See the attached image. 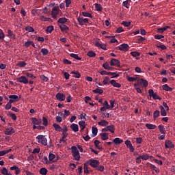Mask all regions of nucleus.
<instances>
[{"instance_id": "nucleus-1", "label": "nucleus", "mask_w": 175, "mask_h": 175, "mask_svg": "<svg viewBox=\"0 0 175 175\" xmlns=\"http://www.w3.org/2000/svg\"><path fill=\"white\" fill-rule=\"evenodd\" d=\"M72 154L73 156V158L75 161H80V153L79 152V149H77V147L76 146H72Z\"/></svg>"}, {"instance_id": "nucleus-2", "label": "nucleus", "mask_w": 175, "mask_h": 175, "mask_svg": "<svg viewBox=\"0 0 175 175\" xmlns=\"http://www.w3.org/2000/svg\"><path fill=\"white\" fill-rule=\"evenodd\" d=\"M38 143L42 144V146H47V138L44 135H39L36 137Z\"/></svg>"}, {"instance_id": "nucleus-3", "label": "nucleus", "mask_w": 175, "mask_h": 175, "mask_svg": "<svg viewBox=\"0 0 175 175\" xmlns=\"http://www.w3.org/2000/svg\"><path fill=\"white\" fill-rule=\"evenodd\" d=\"M88 163L94 169H96L99 165H100V163L98 160H95L94 159H91L88 161Z\"/></svg>"}, {"instance_id": "nucleus-4", "label": "nucleus", "mask_w": 175, "mask_h": 175, "mask_svg": "<svg viewBox=\"0 0 175 175\" xmlns=\"http://www.w3.org/2000/svg\"><path fill=\"white\" fill-rule=\"evenodd\" d=\"M18 83H23V84H28L29 81L25 76H21L18 78H16Z\"/></svg>"}, {"instance_id": "nucleus-5", "label": "nucleus", "mask_w": 175, "mask_h": 175, "mask_svg": "<svg viewBox=\"0 0 175 175\" xmlns=\"http://www.w3.org/2000/svg\"><path fill=\"white\" fill-rule=\"evenodd\" d=\"M79 25H84V24H88V18H77Z\"/></svg>"}, {"instance_id": "nucleus-6", "label": "nucleus", "mask_w": 175, "mask_h": 175, "mask_svg": "<svg viewBox=\"0 0 175 175\" xmlns=\"http://www.w3.org/2000/svg\"><path fill=\"white\" fill-rule=\"evenodd\" d=\"M56 99H57V100H59L60 102H64V100H65V94H62V93H57L56 95Z\"/></svg>"}, {"instance_id": "nucleus-7", "label": "nucleus", "mask_w": 175, "mask_h": 175, "mask_svg": "<svg viewBox=\"0 0 175 175\" xmlns=\"http://www.w3.org/2000/svg\"><path fill=\"white\" fill-rule=\"evenodd\" d=\"M129 49V45L128 44H122L120 46L118 47V49L120 50V51H128Z\"/></svg>"}, {"instance_id": "nucleus-8", "label": "nucleus", "mask_w": 175, "mask_h": 175, "mask_svg": "<svg viewBox=\"0 0 175 175\" xmlns=\"http://www.w3.org/2000/svg\"><path fill=\"white\" fill-rule=\"evenodd\" d=\"M165 148H174V145L173 144V142H172V141L165 140Z\"/></svg>"}, {"instance_id": "nucleus-9", "label": "nucleus", "mask_w": 175, "mask_h": 175, "mask_svg": "<svg viewBox=\"0 0 175 175\" xmlns=\"http://www.w3.org/2000/svg\"><path fill=\"white\" fill-rule=\"evenodd\" d=\"M109 64L111 66H120V62L117 59H112Z\"/></svg>"}, {"instance_id": "nucleus-10", "label": "nucleus", "mask_w": 175, "mask_h": 175, "mask_svg": "<svg viewBox=\"0 0 175 175\" xmlns=\"http://www.w3.org/2000/svg\"><path fill=\"white\" fill-rule=\"evenodd\" d=\"M9 98V102H11L12 103H14V102L18 101V96L17 95H10Z\"/></svg>"}, {"instance_id": "nucleus-11", "label": "nucleus", "mask_w": 175, "mask_h": 175, "mask_svg": "<svg viewBox=\"0 0 175 175\" xmlns=\"http://www.w3.org/2000/svg\"><path fill=\"white\" fill-rule=\"evenodd\" d=\"M16 131H14V129H13V127H10L8 129H6L5 131V135H13V133H14Z\"/></svg>"}, {"instance_id": "nucleus-12", "label": "nucleus", "mask_w": 175, "mask_h": 175, "mask_svg": "<svg viewBox=\"0 0 175 175\" xmlns=\"http://www.w3.org/2000/svg\"><path fill=\"white\" fill-rule=\"evenodd\" d=\"M57 12H58V8H57L55 7L53 8V10H52L51 14L53 18H57V16L58 14Z\"/></svg>"}, {"instance_id": "nucleus-13", "label": "nucleus", "mask_w": 175, "mask_h": 175, "mask_svg": "<svg viewBox=\"0 0 175 175\" xmlns=\"http://www.w3.org/2000/svg\"><path fill=\"white\" fill-rule=\"evenodd\" d=\"M158 129L159 130L160 133H161V135H166V129H165V126H163V125L162 124L159 125Z\"/></svg>"}, {"instance_id": "nucleus-14", "label": "nucleus", "mask_w": 175, "mask_h": 175, "mask_svg": "<svg viewBox=\"0 0 175 175\" xmlns=\"http://www.w3.org/2000/svg\"><path fill=\"white\" fill-rule=\"evenodd\" d=\"M109 83L113 85V87H116V88H121V85L116 81V80L112 79L109 81Z\"/></svg>"}, {"instance_id": "nucleus-15", "label": "nucleus", "mask_w": 175, "mask_h": 175, "mask_svg": "<svg viewBox=\"0 0 175 175\" xmlns=\"http://www.w3.org/2000/svg\"><path fill=\"white\" fill-rule=\"evenodd\" d=\"M138 84H143V87L146 88L148 85V81L144 80V79H141L139 81H137Z\"/></svg>"}, {"instance_id": "nucleus-16", "label": "nucleus", "mask_w": 175, "mask_h": 175, "mask_svg": "<svg viewBox=\"0 0 175 175\" xmlns=\"http://www.w3.org/2000/svg\"><path fill=\"white\" fill-rule=\"evenodd\" d=\"M68 133H62V139L59 140V143H66L67 142V139H66V137H68Z\"/></svg>"}, {"instance_id": "nucleus-17", "label": "nucleus", "mask_w": 175, "mask_h": 175, "mask_svg": "<svg viewBox=\"0 0 175 175\" xmlns=\"http://www.w3.org/2000/svg\"><path fill=\"white\" fill-rule=\"evenodd\" d=\"M70 128V129H72V131H73V132H79V125H77V124H72Z\"/></svg>"}, {"instance_id": "nucleus-18", "label": "nucleus", "mask_w": 175, "mask_h": 175, "mask_svg": "<svg viewBox=\"0 0 175 175\" xmlns=\"http://www.w3.org/2000/svg\"><path fill=\"white\" fill-rule=\"evenodd\" d=\"M53 128H55V131H56V132H62V127H61V126H59V124H57L56 123H54L53 124Z\"/></svg>"}, {"instance_id": "nucleus-19", "label": "nucleus", "mask_w": 175, "mask_h": 175, "mask_svg": "<svg viewBox=\"0 0 175 175\" xmlns=\"http://www.w3.org/2000/svg\"><path fill=\"white\" fill-rule=\"evenodd\" d=\"M148 167H150V169H151V170H154L157 173H159V169L157 168L156 166L154 165H152L151 163H148Z\"/></svg>"}, {"instance_id": "nucleus-20", "label": "nucleus", "mask_w": 175, "mask_h": 175, "mask_svg": "<svg viewBox=\"0 0 175 175\" xmlns=\"http://www.w3.org/2000/svg\"><path fill=\"white\" fill-rule=\"evenodd\" d=\"M100 136H101V140H107L109 139V133H101Z\"/></svg>"}, {"instance_id": "nucleus-21", "label": "nucleus", "mask_w": 175, "mask_h": 175, "mask_svg": "<svg viewBox=\"0 0 175 175\" xmlns=\"http://www.w3.org/2000/svg\"><path fill=\"white\" fill-rule=\"evenodd\" d=\"M113 143H114L116 145L121 144V143H124V140L122 139L117 137V138L113 139Z\"/></svg>"}, {"instance_id": "nucleus-22", "label": "nucleus", "mask_w": 175, "mask_h": 175, "mask_svg": "<svg viewBox=\"0 0 175 175\" xmlns=\"http://www.w3.org/2000/svg\"><path fill=\"white\" fill-rule=\"evenodd\" d=\"M7 36H8V38H11V39H16V35L13 33V31H12L10 29L8 30Z\"/></svg>"}, {"instance_id": "nucleus-23", "label": "nucleus", "mask_w": 175, "mask_h": 175, "mask_svg": "<svg viewBox=\"0 0 175 175\" xmlns=\"http://www.w3.org/2000/svg\"><path fill=\"white\" fill-rule=\"evenodd\" d=\"M98 125L100 126H107L109 125V122L105 120H101L100 122H98Z\"/></svg>"}, {"instance_id": "nucleus-24", "label": "nucleus", "mask_w": 175, "mask_h": 175, "mask_svg": "<svg viewBox=\"0 0 175 175\" xmlns=\"http://www.w3.org/2000/svg\"><path fill=\"white\" fill-rule=\"evenodd\" d=\"M1 173L3 175H12V174L9 172V170H8L6 167H3V169L1 170Z\"/></svg>"}, {"instance_id": "nucleus-25", "label": "nucleus", "mask_w": 175, "mask_h": 175, "mask_svg": "<svg viewBox=\"0 0 175 175\" xmlns=\"http://www.w3.org/2000/svg\"><path fill=\"white\" fill-rule=\"evenodd\" d=\"M162 88L164 90V91H173V88H170V86H169L167 84L163 85Z\"/></svg>"}, {"instance_id": "nucleus-26", "label": "nucleus", "mask_w": 175, "mask_h": 175, "mask_svg": "<svg viewBox=\"0 0 175 175\" xmlns=\"http://www.w3.org/2000/svg\"><path fill=\"white\" fill-rule=\"evenodd\" d=\"M79 125L81 128V131H83V129H85V121H79Z\"/></svg>"}, {"instance_id": "nucleus-27", "label": "nucleus", "mask_w": 175, "mask_h": 175, "mask_svg": "<svg viewBox=\"0 0 175 175\" xmlns=\"http://www.w3.org/2000/svg\"><path fill=\"white\" fill-rule=\"evenodd\" d=\"M88 161H86V163H85L83 165L84 173L86 174L90 173V171L88 170Z\"/></svg>"}, {"instance_id": "nucleus-28", "label": "nucleus", "mask_w": 175, "mask_h": 175, "mask_svg": "<svg viewBox=\"0 0 175 175\" xmlns=\"http://www.w3.org/2000/svg\"><path fill=\"white\" fill-rule=\"evenodd\" d=\"M94 6L97 10V12H102V10H103V8L102 7V5L101 4H99V3H95L94 4Z\"/></svg>"}, {"instance_id": "nucleus-29", "label": "nucleus", "mask_w": 175, "mask_h": 175, "mask_svg": "<svg viewBox=\"0 0 175 175\" xmlns=\"http://www.w3.org/2000/svg\"><path fill=\"white\" fill-rule=\"evenodd\" d=\"M107 128L109 132H111V133H114V132L116 131L114 125H109V126L108 125V126H107Z\"/></svg>"}, {"instance_id": "nucleus-30", "label": "nucleus", "mask_w": 175, "mask_h": 175, "mask_svg": "<svg viewBox=\"0 0 175 175\" xmlns=\"http://www.w3.org/2000/svg\"><path fill=\"white\" fill-rule=\"evenodd\" d=\"M146 127L147 128V129H150V130H151V129H155V128H157V125L146 123Z\"/></svg>"}, {"instance_id": "nucleus-31", "label": "nucleus", "mask_w": 175, "mask_h": 175, "mask_svg": "<svg viewBox=\"0 0 175 175\" xmlns=\"http://www.w3.org/2000/svg\"><path fill=\"white\" fill-rule=\"evenodd\" d=\"M70 57L75 58V59H77V61H81V57H79V55L77 54L70 53Z\"/></svg>"}, {"instance_id": "nucleus-32", "label": "nucleus", "mask_w": 175, "mask_h": 175, "mask_svg": "<svg viewBox=\"0 0 175 175\" xmlns=\"http://www.w3.org/2000/svg\"><path fill=\"white\" fill-rule=\"evenodd\" d=\"M67 21L68 18L62 17L58 19L57 23L58 24H65Z\"/></svg>"}, {"instance_id": "nucleus-33", "label": "nucleus", "mask_w": 175, "mask_h": 175, "mask_svg": "<svg viewBox=\"0 0 175 175\" xmlns=\"http://www.w3.org/2000/svg\"><path fill=\"white\" fill-rule=\"evenodd\" d=\"M32 123L34 124V125H39L42 121L40 120H38L36 118H31Z\"/></svg>"}, {"instance_id": "nucleus-34", "label": "nucleus", "mask_w": 175, "mask_h": 175, "mask_svg": "<svg viewBox=\"0 0 175 175\" xmlns=\"http://www.w3.org/2000/svg\"><path fill=\"white\" fill-rule=\"evenodd\" d=\"M137 42L140 44V43H143V42H144V40H146V38L144 37H142L141 36H138L137 37Z\"/></svg>"}, {"instance_id": "nucleus-35", "label": "nucleus", "mask_w": 175, "mask_h": 175, "mask_svg": "<svg viewBox=\"0 0 175 175\" xmlns=\"http://www.w3.org/2000/svg\"><path fill=\"white\" fill-rule=\"evenodd\" d=\"M59 28H60L62 32H65V31H68V29H69V27L68 26H66V25H59Z\"/></svg>"}, {"instance_id": "nucleus-36", "label": "nucleus", "mask_w": 175, "mask_h": 175, "mask_svg": "<svg viewBox=\"0 0 175 175\" xmlns=\"http://www.w3.org/2000/svg\"><path fill=\"white\" fill-rule=\"evenodd\" d=\"M53 31H54V26L53 25L49 26L46 29V33H51Z\"/></svg>"}, {"instance_id": "nucleus-37", "label": "nucleus", "mask_w": 175, "mask_h": 175, "mask_svg": "<svg viewBox=\"0 0 175 175\" xmlns=\"http://www.w3.org/2000/svg\"><path fill=\"white\" fill-rule=\"evenodd\" d=\"M47 172H49V170H47L46 168L42 167L40 170V174L46 175L47 174Z\"/></svg>"}, {"instance_id": "nucleus-38", "label": "nucleus", "mask_w": 175, "mask_h": 175, "mask_svg": "<svg viewBox=\"0 0 175 175\" xmlns=\"http://www.w3.org/2000/svg\"><path fill=\"white\" fill-rule=\"evenodd\" d=\"M161 114L163 117H165L167 115L166 111L165 110V107L161 106L160 107Z\"/></svg>"}, {"instance_id": "nucleus-39", "label": "nucleus", "mask_w": 175, "mask_h": 175, "mask_svg": "<svg viewBox=\"0 0 175 175\" xmlns=\"http://www.w3.org/2000/svg\"><path fill=\"white\" fill-rule=\"evenodd\" d=\"M25 31H27V32H35V29L31 26L25 27Z\"/></svg>"}, {"instance_id": "nucleus-40", "label": "nucleus", "mask_w": 175, "mask_h": 175, "mask_svg": "<svg viewBox=\"0 0 175 175\" xmlns=\"http://www.w3.org/2000/svg\"><path fill=\"white\" fill-rule=\"evenodd\" d=\"M42 125H44V126H47V125H49V120H47V118H42Z\"/></svg>"}, {"instance_id": "nucleus-41", "label": "nucleus", "mask_w": 175, "mask_h": 175, "mask_svg": "<svg viewBox=\"0 0 175 175\" xmlns=\"http://www.w3.org/2000/svg\"><path fill=\"white\" fill-rule=\"evenodd\" d=\"M161 113L159 112V111L156 110L154 113H153V118L154 120H156V118H158L160 116Z\"/></svg>"}, {"instance_id": "nucleus-42", "label": "nucleus", "mask_w": 175, "mask_h": 175, "mask_svg": "<svg viewBox=\"0 0 175 175\" xmlns=\"http://www.w3.org/2000/svg\"><path fill=\"white\" fill-rule=\"evenodd\" d=\"M17 66H20V68H25V66H27V63L25 62H19L17 64Z\"/></svg>"}, {"instance_id": "nucleus-43", "label": "nucleus", "mask_w": 175, "mask_h": 175, "mask_svg": "<svg viewBox=\"0 0 175 175\" xmlns=\"http://www.w3.org/2000/svg\"><path fill=\"white\" fill-rule=\"evenodd\" d=\"M41 53L42 54V55H47V54H49V49L43 48L41 49Z\"/></svg>"}, {"instance_id": "nucleus-44", "label": "nucleus", "mask_w": 175, "mask_h": 175, "mask_svg": "<svg viewBox=\"0 0 175 175\" xmlns=\"http://www.w3.org/2000/svg\"><path fill=\"white\" fill-rule=\"evenodd\" d=\"M82 16L83 17H89L90 18H92V14L90 12H82Z\"/></svg>"}, {"instance_id": "nucleus-45", "label": "nucleus", "mask_w": 175, "mask_h": 175, "mask_svg": "<svg viewBox=\"0 0 175 175\" xmlns=\"http://www.w3.org/2000/svg\"><path fill=\"white\" fill-rule=\"evenodd\" d=\"M87 55L88 57H95L96 55V53H95L92 51H90L88 52Z\"/></svg>"}, {"instance_id": "nucleus-46", "label": "nucleus", "mask_w": 175, "mask_h": 175, "mask_svg": "<svg viewBox=\"0 0 175 175\" xmlns=\"http://www.w3.org/2000/svg\"><path fill=\"white\" fill-rule=\"evenodd\" d=\"M92 132L94 136H96V135H98V128L92 127Z\"/></svg>"}, {"instance_id": "nucleus-47", "label": "nucleus", "mask_w": 175, "mask_h": 175, "mask_svg": "<svg viewBox=\"0 0 175 175\" xmlns=\"http://www.w3.org/2000/svg\"><path fill=\"white\" fill-rule=\"evenodd\" d=\"M12 103L10 101H9L5 107V110H10L12 109Z\"/></svg>"}, {"instance_id": "nucleus-48", "label": "nucleus", "mask_w": 175, "mask_h": 175, "mask_svg": "<svg viewBox=\"0 0 175 175\" xmlns=\"http://www.w3.org/2000/svg\"><path fill=\"white\" fill-rule=\"evenodd\" d=\"M26 76L27 77H29V79H32L33 80L36 79V77L33 76V74L30 72H27Z\"/></svg>"}, {"instance_id": "nucleus-49", "label": "nucleus", "mask_w": 175, "mask_h": 175, "mask_svg": "<svg viewBox=\"0 0 175 175\" xmlns=\"http://www.w3.org/2000/svg\"><path fill=\"white\" fill-rule=\"evenodd\" d=\"M131 55H132V57H140V53L137 51L131 52Z\"/></svg>"}, {"instance_id": "nucleus-50", "label": "nucleus", "mask_w": 175, "mask_h": 175, "mask_svg": "<svg viewBox=\"0 0 175 175\" xmlns=\"http://www.w3.org/2000/svg\"><path fill=\"white\" fill-rule=\"evenodd\" d=\"M103 68L104 69H106L107 70H110V66L109 65V63L106 62L103 64Z\"/></svg>"}, {"instance_id": "nucleus-51", "label": "nucleus", "mask_w": 175, "mask_h": 175, "mask_svg": "<svg viewBox=\"0 0 175 175\" xmlns=\"http://www.w3.org/2000/svg\"><path fill=\"white\" fill-rule=\"evenodd\" d=\"M93 92H94V94H103V90H102V89L96 88L93 90Z\"/></svg>"}, {"instance_id": "nucleus-52", "label": "nucleus", "mask_w": 175, "mask_h": 175, "mask_svg": "<svg viewBox=\"0 0 175 175\" xmlns=\"http://www.w3.org/2000/svg\"><path fill=\"white\" fill-rule=\"evenodd\" d=\"M40 20H41V21H49V20H50V18H47L43 15L40 16Z\"/></svg>"}, {"instance_id": "nucleus-53", "label": "nucleus", "mask_w": 175, "mask_h": 175, "mask_svg": "<svg viewBox=\"0 0 175 175\" xmlns=\"http://www.w3.org/2000/svg\"><path fill=\"white\" fill-rule=\"evenodd\" d=\"M72 75H75V77H76V79H80V72H79V71H72Z\"/></svg>"}, {"instance_id": "nucleus-54", "label": "nucleus", "mask_w": 175, "mask_h": 175, "mask_svg": "<svg viewBox=\"0 0 175 175\" xmlns=\"http://www.w3.org/2000/svg\"><path fill=\"white\" fill-rule=\"evenodd\" d=\"M96 170H98L99 172H103L105 170V166L103 165H98L96 167Z\"/></svg>"}, {"instance_id": "nucleus-55", "label": "nucleus", "mask_w": 175, "mask_h": 175, "mask_svg": "<svg viewBox=\"0 0 175 175\" xmlns=\"http://www.w3.org/2000/svg\"><path fill=\"white\" fill-rule=\"evenodd\" d=\"M157 47L158 49H161V50H166L167 49V47H166V46H165L163 44H157Z\"/></svg>"}, {"instance_id": "nucleus-56", "label": "nucleus", "mask_w": 175, "mask_h": 175, "mask_svg": "<svg viewBox=\"0 0 175 175\" xmlns=\"http://www.w3.org/2000/svg\"><path fill=\"white\" fill-rule=\"evenodd\" d=\"M124 144H126L127 148H129V147L132 146V142H131V141L128 139L124 142Z\"/></svg>"}, {"instance_id": "nucleus-57", "label": "nucleus", "mask_w": 175, "mask_h": 175, "mask_svg": "<svg viewBox=\"0 0 175 175\" xmlns=\"http://www.w3.org/2000/svg\"><path fill=\"white\" fill-rule=\"evenodd\" d=\"M63 63L65 64V65H72V62L69 61L68 59H64Z\"/></svg>"}, {"instance_id": "nucleus-58", "label": "nucleus", "mask_w": 175, "mask_h": 175, "mask_svg": "<svg viewBox=\"0 0 175 175\" xmlns=\"http://www.w3.org/2000/svg\"><path fill=\"white\" fill-rule=\"evenodd\" d=\"M122 25H124V27H131V22L122 21Z\"/></svg>"}, {"instance_id": "nucleus-59", "label": "nucleus", "mask_w": 175, "mask_h": 175, "mask_svg": "<svg viewBox=\"0 0 175 175\" xmlns=\"http://www.w3.org/2000/svg\"><path fill=\"white\" fill-rule=\"evenodd\" d=\"M109 77H105L104 80L103 81V84H104V85H106V84H109Z\"/></svg>"}, {"instance_id": "nucleus-60", "label": "nucleus", "mask_w": 175, "mask_h": 175, "mask_svg": "<svg viewBox=\"0 0 175 175\" xmlns=\"http://www.w3.org/2000/svg\"><path fill=\"white\" fill-rule=\"evenodd\" d=\"M55 158V154L53 153H49V161H54Z\"/></svg>"}, {"instance_id": "nucleus-61", "label": "nucleus", "mask_w": 175, "mask_h": 175, "mask_svg": "<svg viewBox=\"0 0 175 175\" xmlns=\"http://www.w3.org/2000/svg\"><path fill=\"white\" fill-rule=\"evenodd\" d=\"M124 29H122V27H120L118 28H117L116 31V33H121V32H124Z\"/></svg>"}, {"instance_id": "nucleus-62", "label": "nucleus", "mask_w": 175, "mask_h": 175, "mask_svg": "<svg viewBox=\"0 0 175 175\" xmlns=\"http://www.w3.org/2000/svg\"><path fill=\"white\" fill-rule=\"evenodd\" d=\"M40 79H41V80H42V81H45V82L49 81V77H47L44 75H41Z\"/></svg>"}, {"instance_id": "nucleus-63", "label": "nucleus", "mask_w": 175, "mask_h": 175, "mask_svg": "<svg viewBox=\"0 0 175 175\" xmlns=\"http://www.w3.org/2000/svg\"><path fill=\"white\" fill-rule=\"evenodd\" d=\"M149 158H150V156H148L147 154H144L143 156H142V159L143 161H147Z\"/></svg>"}, {"instance_id": "nucleus-64", "label": "nucleus", "mask_w": 175, "mask_h": 175, "mask_svg": "<svg viewBox=\"0 0 175 175\" xmlns=\"http://www.w3.org/2000/svg\"><path fill=\"white\" fill-rule=\"evenodd\" d=\"M152 98H153V99H154V100H161V97H159V96H158L156 93H154V94H153V96H152Z\"/></svg>"}]
</instances>
